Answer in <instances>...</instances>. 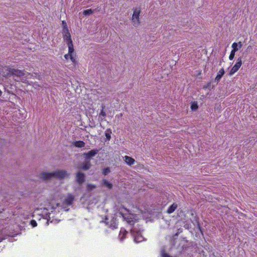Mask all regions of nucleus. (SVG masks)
Segmentation results:
<instances>
[{"label": "nucleus", "mask_w": 257, "mask_h": 257, "mask_svg": "<svg viewBox=\"0 0 257 257\" xmlns=\"http://www.w3.org/2000/svg\"><path fill=\"white\" fill-rule=\"evenodd\" d=\"M67 175V171L59 170L51 173L42 172L40 174V178L45 180L50 179L53 177L58 179H63Z\"/></svg>", "instance_id": "1"}, {"label": "nucleus", "mask_w": 257, "mask_h": 257, "mask_svg": "<svg viewBox=\"0 0 257 257\" xmlns=\"http://www.w3.org/2000/svg\"><path fill=\"white\" fill-rule=\"evenodd\" d=\"M133 14L132 17V22L135 27H138L140 24V16L141 12L140 8H135L133 9Z\"/></svg>", "instance_id": "2"}, {"label": "nucleus", "mask_w": 257, "mask_h": 257, "mask_svg": "<svg viewBox=\"0 0 257 257\" xmlns=\"http://www.w3.org/2000/svg\"><path fill=\"white\" fill-rule=\"evenodd\" d=\"M63 38L64 40L67 42L68 48H69L70 50H72V47H74L68 29H66V30L63 31Z\"/></svg>", "instance_id": "3"}, {"label": "nucleus", "mask_w": 257, "mask_h": 257, "mask_svg": "<svg viewBox=\"0 0 257 257\" xmlns=\"http://www.w3.org/2000/svg\"><path fill=\"white\" fill-rule=\"evenodd\" d=\"M64 58L66 60L70 58L74 66L77 65V61L76 59V54L74 53V47H72V50H70L69 48H68V53L64 55Z\"/></svg>", "instance_id": "4"}, {"label": "nucleus", "mask_w": 257, "mask_h": 257, "mask_svg": "<svg viewBox=\"0 0 257 257\" xmlns=\"http://www.w3.org/2000/svg\"><path fill=\"white\" fill-rule=\"evenodd\" d=\"M242 65V59L241 57H239L237 60L236 63L234 64V65L232 67L230 71L229 74L232 75L236 72H237L238 69L240 68Z\"/></svg>", "instance_id": "5"}, {"label": "nucleus", "mask_w": 257, "mask_h": 257, "mask_svg": "<svg viewBox=\"0 0 257 257\" xmlns=\"http://www.w3.org/2000/svg\"><path fill=\"white\" fill-rule=\"evenodd\" d=\"M12 69L9 66H5L2 67L1 70V74L5 77L12 75Z\"/></svg>", "instance_id": "6"}, {"label": "nucleus", "mask_w": 257, "mask_h": 257, "mask_svg": "<svg viewBox=\"0 0 257 257\" xmlns=\"http://www.w3.org/2000/svg\"><path fill=\"white\" fill-rule=\"evenodd\" d=\"M99 152V150L97 149H93L89 151L87 153H85L83 154V156L85 158V160L87 161H90V159L95 156Z\"/></svg>", "instance_id": "7"}, {"label": "nucleus", "mask_w": 257, "mask_h": 257, "mask_svg": "<svg viewBox=\"0 0 257 257\" xmlns=\"http://www.w3.org/2000/svg\"><path fill=\"white\" fill-rule=\"evenodd\" d=\"M76 182L79 184L82 185L85 180V177L84 173L79 172L76 174Z\"/></svg>", "instance_id": "8"}, {"label": "nucleus", "mask_w": 257, "mask_h": 257, "mask_svg": "<svg viewBox=\"0 0 257 257\" xmlns=\"http://www.w3.org/2000/svg\"><path fill=\"white\" fill-rule=\"evenodd\" d=\"M74 196L72 194H68L64 200V203L67 206L71 205L74 200Z\"/></svg>", "instance_id": "9"}, {"label": "nucleus", "mask_w": 257, "mask_h": 257, "mask_svg": "<svg viewBox=\"0 0 257 257\" xmlns=\"http://www.w3.org/2000/svg\"><path fill=\"white\" fill-rule=\"evenodd\" d=\"M106 224L108 225V227L112 228V229L117 228L118 223L116 219L114 218L111 219L109 222H106Z\"/></svg>", "instance_id": "10"}, {"label": "nucleus", "mask_w": 257, "mask_h": 257, "mask_svg": "<svg viewBox=\"0 0 257 257\" xmlns=\"http://www.w3.org/2000/svg\"><path fill=\"white\" fill-rule=\"evenodd\" d=\"M91 166L90 161L85 160V161L82 163L80 169L84 171L89 170Z\"/></svg>", "instance_id": "11"}, {"label": "nucleus", "mask_w": 257, "mask_h": 257, "mask_svg": "<svg viewBox=\"0 0 257 257\" xmlns=\"http://www.w3.org/2000/svg\"><path fill=\"white\" fill-rule=\"evenodd\" d=\"M224 73H225V71H224V69L223 68H221L218 72L217 75H216V77L215 78V80H214L215 82H216L217 83H218L219 82V81L220 80V79L222 78V77L223 76V75L224 74Z\"/></svg>", "instance_id": "12"}, {"label": "nucleus", "mask_w": 257, "mask_h": 257, "mask_svg": "<svg viewBox=\"0 0 257 257\" xmlns=\"http://www.w3.org/2000/svg\"><path fill=\"white\" fill-rule=\"evenodd\" d=\"M25 75L24 71L13 68L12 75H15L18 77L23 76Z\"/></svg>", "instance_id": "13"}, {"label": "nucleus", "mask_w": 257, "mask_h": 257, "mask_svg": "<svg viewBox=\"0 0 257 257\" xmlns=\"http://www.w3.org/2000/svg\"><path fill=\"white\" fill-rule=\"evenodd\" d=\"M134 240L136 242H141L144 239V237L140 232H137L136 234L134 235Z\"/></svg>", "instance_id": "14"}, {"label": "nucleus", "mask_w": 257, "mask_h": 257, "mask_svg": "<svg viewBox=\"0 0 257 257\" xmlns=\"http://www.w3.org/2000/svg\"><path fill=\"white\" fill-rule=\"evenodd\" d=\"M242 46V43L239 41L238 43L234 42L232 43L231 47L232 50H235V51H237L239 50Z\"/></svg>", "instance_id": "15"}, {"label": "nucleus", "mask_w": 257, "mask_h": 257, "mask_svg": "<svg viewBox=\"0 0 257 257\" xmlns=\"http://www.w3.org/2000/svg\"><path fill=\"white\" fill-rule=\"evenodd\" d=\"M178 207V205L176 203H173L167 209V213L168 214L172 213Z\"/></svg>", "instance_id": "16"}, {"label": "nucleus", "mask_w": 257, "mask_h": 257, "mask_svg": "<svg viewBox=\"0 0 257 257\" xmlns=\"http://www.w3.org/2000/svg\"><path fill=\"white\" fill-rule=\"evenodd\" d=\"M124 161L127 165L130 166L133 165L135 162L134 159L128 156H124Z\"/></svg>", "instance_id": "17"}, {"label": "nucleus", "mask_w": 257, "mask_h": 257, "mask_svg": "<svg viewBox=\"0 0 257 257\" xmlns=\"http://www.w3.org/2000/svg\"><path fill=\"white\" fill-rule=\"evenodd\" d=\"M73 145L77 148H81L85 146V143L82 141H78L74 142Z\"/></svg>", "instance_id": "18"}, {"label": "nucleus", "mask_w": 257, "mask_h": 257, "mask_svg": "<svg viewBox=\"0 0 257 257\" xmlns=\"http://www.w3.org/2000/svg\"><path fill=\"white\" fill-rule=\"evenodd\" d=\"M127 234V232L123 228H121L119 234V237L121 240H123L125 238L126 234Z\"/></svg>", "instance_id": "19"}, {"label": "nucleus", "mask_w": 257, "mask_h": 257, "mask_svg": "<svg viewBox=\"0 0 257 257\" xmlns=\"http://www.w3.org/2000/svg\"><path fill=\"white\" fill-rule=\"evenodd\" d=\"M103 185L108 188L109 189H111L112 188V184L111 183H109L107 180L105 179H103L102 180Z\"/></svg>", "instance_id": "20"}, {"label": "nucleus", "mask_w": 257, "mask_h": 257, "mask_svg": "<svg viewBox=\"0 0 257 257\" xmlns=\"http://www.w3.org/2000/svg\"><path fill=\"white\" fill-rule=\"evenodd\" d=\"M28 75L30 76L31 77L36 78L38 79H40L41 78V75L39 73H36V72L32 73H29Z\"/></svg>", "instance_id": "21"}, {"label": "nucleus", "mask_w": 257, "mask_h": 257, "mask_svg": "<svg viewBox=\"0 0 257 257\" xmlns=\"http://www.w3.org/2000/svg\"><path fill=\"white\" fill-rule=\"evenodd\" d=\"M111 134V130L109 128L107 129V130L105 133V136L106 137V139L107 140L109 141L110 140V139H111L110 134Z\"/></svg>", "instance_id": "22"}, {"label": "nucleus", "mask_w": 257, "mask_h": 257, "mask_svg": "<svg viewBox=\"0 0 257 257\" xmlns=\"http://www.w3.org/2000/svg\"><path fill=\"white\" fill-rule=\"evenodd\" d=\"M93 13V11L91 9L85 10L83 11V14L85 16L91 15Z\"/></svg>", "instance_id": "23"}, {"label": "nucleus", "mask_w": 257, "mask_h": 257, "mask_svg": "<svg viewBox=\"0 0 257 257\" xmlns=\"http://www.w3.org/2000/svg\"><path fill=\"white\" fill-rule=\"evenodd\" d=\"M96 188V186L95 185L88 184L87 185L86 188L87 191H90L92 189H95Z\"/></svg>", "instance_id": "24"}, {"label": "nucleus", "mask_w": 257, "mask_h": 257, "mask_svg": "<svg viewBox=\"0 0 257 257\" xmlns=\"http://www.w3.org/2000/svg\"><path fill=\"white\" fill-rule=\"evenodd\" d=\"M236 52V51H235V50H232H232L230 52V55L229 56V60H232L233 59Z\"/></svg>", "instance_id": "25"}, {"label": "nucleus", "mask_w": 257, "mask_h": 257, "mask_svg": "<svg viewBox=\"0 0 257 257\" xmlns=\"http://www.w3.org/2000/svg\"><path fill=\"white\" fill-rule=\"evenodd\" d=\"M110 172V169L109 167H106L105 168H104L102 170V174L105 176L107 175Z\"/></svg>", "instance_id": "26"}, {"label": "nucleus", "mask_w": 257, "mask_h": 257, "mask_svg": "<svg viewBox=\"0 0 257 257\" xmlns=\"http://www.w3.org/2000/svg\"><path fill=\"white\" fill-rule=\"evenodd\" d=\"M102 109L100 112V115H101L103 117L106 116V113L104 111L105 106L104 105H101Z\"/></svg>", "instance_id": "27"}, {"label": "nucleus", "mask_w": 257, "mask_h": 257, "mask_svg": "<svg viewBox=\"0 0 257 257\" xmlns=\"http://www.w3.org/2000/svg\"><path fill=\"white\" fill-rule=\"evenodd\" d=\"M198 106L197 103L193 102L191 104V108L192 110H196L198 109Z\"/></svg>", "instance_id": "28"}, {"label": "nucleus", "mask_w": 257, "mask_h": 257, "mask_svg": "<svg viewBox=\"0 0 257 257\" xmlns=\"http://www.w3.org/2000/svg\"><path fill=\"white\" fill-rule=\"evenodd\" d=\"M30 224L31 225V226L33 227H35L36 226H37V222L35 220H31V221H30Z\"/></svg>", "instance_id": "29"}, {"label": "nucleus", "mask_w": 257, "mask_h": 257, "mask_svg": "<svg viewBox=\"0 0 257 257\" xmlns=\"http://www.w3.org/2000/svg\"><path fill=\"white\" fill-rule=\"evenodd\" d=\"M62 24L63 27V31L66 30V29H68L66 23L64 21H62Z\"/></svg>", "instance_id": "30"}, {"label": "nucleus", "mask_w": 257, "mask_h": 257, "mask_svg": "<svg viewBox=\"0 0 257 257\" xmlns=\"http://www.w3.org/2000/svg\"><path fill=\"white\" fill-rule=\"evenodd\" d=\"M162 257H172V256H170L169 255H168L167 253H164L162 255Z\"/></svg>", "instance_id": "31"}, {"label": "nucleus", "mask_w": 257, "mask_h": 257, "mask_svg": "<svg viewBox=\"0 0 257 257\" xmlns=\"http://www.w3.org/2000/svg\"><path fill=\"white\" fill-rule=\"evenodd\" d=\"M2 94V91L0 90V96H1Z\"/></svg>", "instance_id": "32"}, {"label": "nucleus", "mask_w": 257, "mask_h": 257, "mask_svg": "<svg viewBox=\"0 0 257 257\" xmlns=\"http://www.w3.org/2000/svg\"><path fill=\"white\" fill-rule=\"evenodd\" d=\"M119 115H120V116H121H121H122L123 114H122V113H120V114H119Z\"/></svg>", "instance_id": "33"}]
</instances>
